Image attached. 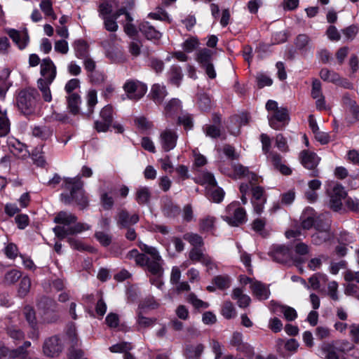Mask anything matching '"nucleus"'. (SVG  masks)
<instances>
[{
    "label": "nucleus",
    "mask_w": 359,
    "mask_h": 359,
    "mask_svg": "<svg viewBox=\"0 0 359 359\" xmlns=\"http://www.w3.org/2000/svg\"><path fill=\"white\" fill-rule=\"evenodd\" d=\"M77 217L69 212L60 211L56 214L54 222L57 224L53 228L55 236L63 239L69 235L81 233L89 230L90 226L86 223H76Z\"/></svg>",
    "instance_id": "obj_1"
},
{
    "label": "nucleus",
    "mask_w": 359,
    "mask_h": 359,
    "mask_svg": "<svg viewBox=\"0 0 359 359\" xmlns=\"http://www.w3.org/2000/svg\"><path fill=\"white\" fill-rule=\"evenodd\" d=\"M62 185L65 188L70 190L69 195L61 194V200L64 203L69 204L74 200L82 208H85L88 205V198L82 188L83 182L81 180L80 176L64 178Z\"/></svg>",
    "instance_id": "obj_2"
},
{
    "label": "nucleus",
    "mask_w": 359,
    "mask_h": 359,
    "mask_svg": "<svg viewBox=\"0 0 359 359\" xmlns=\"http://www.w3.org/2000/svg\"><path fill=\"white\" fill-rule=\"evenodd\" d=\"M39 94L34 88H25L21 90L16 97L17 106L19 110L25 115L34 112Z\"/></svg>",
    "instance_id": "obj_3"
},
{
    "label": "nucleus",
    "mask_w": 359,
    "mask_h": 359,
    "mask_svg": "<svg viewBox=\"0 0 359 359\" xmlns=\"http://www.w3.org/2000/svg\"><path fill=\"white\" fill-rule=\"evenodd\" d=\"M139 247L142 251L150 255V259L147 263V268L153 275L161 276L163 274L162 262L161 255L158 250L151 246H149L142 242H140Z\"/></svg>",
    "instance_id": "obj_4"
},
{
    "label": "nucleus",
    "mask_w": 359,
    "mask_h": 359,
    "mask_svg": "<svg viewBox=\"0 0 359 359\" xmlns=\"http://www.w3.org/2000/svg\"><path fill=\"white\" fill-rule=\"evenodd\" d=\"M222 218L231 226H238L246 221V212L238 203H232L227 206L226 215Z\"/></svg>",
    "instance_id": "obj_5"
},
{
    "label": "nucleus",
    "mask_w": 359,
    "mask_h": 359,
    "mask_svg": "<svg viewBox=\"0 0 359 359\" xmlns=\"http://www.w3.org/2000/svg\"><path fill=\"white\" fill-rule=\"evenodd\" d=\"M220 170L225 175L235 179L246 178L250 184L257 183L259 180V177L256 174L250 172L248 168L241 164L233 165L232 170L222 166H220Z\"/></svg>",
    "instance_id": "obj_6"
},
{
    "label": "nucleus",
    "mask_w": 359,
    "mask_h": 359,
    "mask_svg": "<svg viewBox=\"0 0 359 359\" xmlns=\"http://www.w3.org/2000/svg\"><path fill=\"white\" fill-rule=\"evenodd\" d=\"M330 196V206L334 211H338L342 206V200L346 196L344 188L339 184L332 182L327 189Z\"/></svg>",
    "instance_id": "obj_7"
},
{
    "label": "nucleus",
    "mask_w": 359,
    "mask_h": 359,
    "mask_svg": "<svg viewBox=\"0 0 359 359\" xmlns=\"http://www.w3.org/2000/svg\"><path fill=\"white\" fill-rule=\"evenodd\" d=\"M123 89L128 99L138 100L145 95L147 87L139 81L128 80L125 83Z\"/></svg>",
    "instance_id": "obj_8"
},
{
    "label": "nucleus",
    "mask_w": 359,
    "mask_h": 359,
    "mask_svg": "<svg viewBox=\"0 0 359 359\" xmlns=\"http://www.w3.org/2000/svg\"><path fill=\"white\" fill-rule=\"evenodd\" d=\"M100 120L95 121V128L98 133L107 132L113 121V108L110 105L104 107L100 113Z\"/></svg>",
    "instance_id": "obj_9"
},
{
    "label": "nucleus",
    "mask_w": 359,
    "mask_h": 359,
    "mask_svg": "<svg viewBox=\"0 0 359 359\" xmlns=\"http://www.w3.org/2000/svg\"><path fill=\"white\" fill-rule=\"evenodd\" d=\"M269 255L273 260L280 263H288L294 260L291 250L284 245H273Z\"/></svg>",
    "instance_id": "obj_10"
},
{
    "label": "nucleus",
    "mask_w": 359,
    "mask_h": 359,
    "mask_svg": "<svg viewBox=\"0 0 359 359\" xmlns=\"http://www.w3.org/2000/svg\"><path fill=\"white\" fill-rule=\"evenodd\" d=\"M268 119L269 126L272 128L280 130L288 123V111L286 108L280 107L273 115L268 116Z\"/></svg>",
    "instance_id": "obj_11"
},
{
    "label": "nucleus",
    "mask_w": 359,
    "mask_h": 359,
    "mask_svg": "<svg viewBox=\"0 0 359 359\" xmlns=\"http://www.w3.org/2000/svg\"><path fill=\"white\" fill-rule=\"evenodd\" d=\"M178 136L176 132L171 129H165L161 133L159 141L161 148L165 151L173 149L177 144Z\"/></svg>",
    "instance_id": "obj_12"
},
{
    "label": "nucleus",
    "mask_w": 359,
    "mask_h": 359,
    "mask_svg": "<svg viewBox=\"0 0 359 359\" xmlns=\"http://www.w3.org/2000/svg\"><path fill=\"white\" fill-rule=\"evenodd\" d=\"M41 78L39 80H43V82L52 83L56 76V67L53 61L49 58H45L41 64Z\"/></svg>",
    "instance_id": "obj_13"
},
{
    "label": "nucleus",
    "mask_w": 359,
    "mask_h": 359,
    "mask_svg": "<svg viewBox=\"0 0 359 359\" xmlns=\"http://www.w3.org/2000/svg\"><path fill=\"white\" fill-rule=\"evenodd\" d=\"M62 346L57 337H52L44 342L43 351L45 355L49 357H55L61 352Z\"/></svg>",
    "instance_id": "obj_14"
},
{
    "label": "nucleus",
    "mask_w": 359,
    "mask_h": 359,
    "mask_svg": "<svg viewBox=\"0 0 359 359\" xmlns=\"http://www.w3.org/2000/svg\"><path fill=\"white\" fill-rule=\"evenodd\" d=\"M116 220L120 228H127L137 223L139 216L137 214L130 215L126 210H122L117 214Z\"/></svg>",
    "instance_id": "obj_15"
},
{
    "label": "nucleus",
    "mask_w": 359,
    "mask_h": 359,
    "mask_svg": "<svg viewBox=\"0 0 359 359\" xmlns=\"http://www.w3.org/2000/svg\"><path fill=\"white\" fill-rule=\"evenodd\" d=\"M316 231V233L312 236V243L315 245H321L332 237L328 222L325 223L322 227L318 224Z\"/></svg>",
    "instance_id": "obj_16"
},
{
    "label": "nucleus",
    "mask_w": 359,
    "mask_h": 359,
    "mask_svg": "<svg viewBox=\"0 0 359 359\" xmlns=\"http://www.w3.org/2000/svg\"><path fill=\"white\" fill-rule=\"evenodd\" d=\"M301 163L307 169L315 168L320 162V158L313 152L302 151L299 154Z\"/></svg>",
    "instance_id": "obj_17"
},
{
    "label": "nucleus",
    "mask_w": 359,
    "mask_h": 359,
    "mask_svg": "<svg viewBox=\"0 0 359 359\" xmlns=\"http://www.w3.org/2000/svg\"><path fill=\"white\" fill-rule=\"evenodd\" d=\"M126 13V8H121L114 12L110 17L102 19L104 21V28L111 32H114L118 29V24L116 19L121 15Z\"/></svg>",
    "instance_id": "obj_18"
},
{
    "label": "nucleus",
    "mask_w": 359,
    "mask_h": 359,
    "mask_svg": "<svg viewBox=\"0 0 359 359\" xmlns=\"http://www.w3.org/2000/svg\"><path fill=\"white\" fill-rule=\"evenodd\" d=\"M250 288L253 294L260 300L266 299L270 295V290L268 287L259 281L252 282Z\"/></svg>",
    "instance_id": "obj_19"
},
{
    "label": "nucleus",
    "mask_w": 359,
    "mask_h": 359,
    "mask_svg": "<svg viewBox=\"0 0 359 359\" xmlns=\"http://www.w3.org/2000/svg\"><path fill=\"white\" fill-rule=\"evenodd\" d=\"M271 306H273V311L274 312H281L284 315V317L287 320L292 321L297 318V313L294 309L287 306L280 305L273 302H271Z\"/></svg>",
    "instance_id": "obj_20"
},
{
    "label": "nucleus",
    "mask_w": 359,
    "mask_h": 359,
    "mask_svg": "<svg viewBox=\"0 0 359 359\" xmlns=\"http://www.w3.org/2000/svg\"><path fill=\"white\" fill-rule=\"evenodd\" d=\"M139 29L148 39H159L161 37V33L148 22H142L139 26Z\"/></svg>",
    "instance_id": "obj_21"
},
{
    "label": "nucleus",
    "mask_w": 359,
    "mask_h": 359,
    "mask_svg": "<svg viewBox=\"0 0 359 359\" xmlns=\"http://www.w3.org/2000/svg\"><path fill=\"white\" fill-rule=\"evenodd\" d=\"M231 297L233 299L237 301V304L241 308L248 306L251 302L250 297L246 294H244L243 290L241 288L233 289Z\"/></svg>",
    "instance_id": "obj_22"
},
{
    "label": "nucleus",
    "mask_w": 359,
    "mask_h": 359,
    "mask_svg": "<svg viewBox=\"0 0 359 359\" xmlns=\"http://www.w3.org/2000/svg\"><path fill=\"white\" fill-rule=\"evenodd\" d=\"M213 51L208 48H201L196 53V60L203 67L212 63Z\"/></svg>",
    "instance_id": "obj_23"
},
{
    "label": "nucleus",
    "mask_w": 359,
    "mask_h": 359,
    "mask_svg": "<svg viewBox=\"0 0 359 359\" xmlns=\"http://www.w3.org/2000/svg\"><path fill=\"white\" fill-rule=\"evenodd\" d=\"M7 33L20 49H23L26 47L28 43V37L25 34L22 36L18 31L14 29H8Z\"/></svg>",
    "instance_id": "obj_24"
},
{
    "label": "nucleus",
    "mask_w": 359,
    "mask_h": 359,
    "mask_svg": "<svg viewBox=\"0 0 359 359\" xmlns=\"http://www.w3.org/2000/svg\"><path fill=\"white\" fill-rule=\"evenodd\" d=\"M206 196L209 200L215 203H219L224 198V191L216 184L206 189Z\"/></svg>",
    "instance_id": "obj_25"
},
{
    "label": "nucleus",
    "mask_w": 359,
    "mask_h": 359,
    "mask_svg": "<svg viewBox=\"0 0 359 359\" xmlns=\"http://www.w3.org/2000/svg\"><path fill=\"white\" fill-rule=\"evenodd\" d=\"M343 102L347 108L348 111L353 116L352 121L359 120V107L354 100H352L348 95H344Z\"/></svg>",
    "instance_id": "obj_26"
},
{
    "label": "nucleus",
    "mask_w": 359,
    "mask_h": 359,
    "mask_svg": "<svg viewBox=\"0 0 359 359\" xmlns=\"http://www.w3.org/2000/svg\"><path fill=\"white\" fill-rule=\"evenodd\" d=\"M151 95L156 103H161L167 95L165 87L160 84H154L151 87Z\"/></svg>",
    "instance_id": "obj_27"
},
{
    "label": "nucleus",
    "mask_w": 359,
    "mask_h": 359,
    "mask_svg": "<svg viewBox=\"0 0 359 359\" xmlns=\"http://www.w3.org/2000/svg\"><path fill=\"white\" fill-rule=\"evenodd\" d=\"M75 55L79 59L88 56V46L83 40H77L73 44Z\"/></svg>",
    "instance_id": "obj_28"
},
{
    "label": "nucleus",
    "mask_w": 359,
    "mask_h": 359,
    "mask_svg": "<svg viewBox=\"0 0 359 359\" xmlns=\"http://www.w3.org/2000/svg\"><path fill=\"white\" fill-rule=\"evenodd\" d=\"M24 312L27 322L34 329V331L29 335V337L32 339L38 338V332L35 330L36 322L34 310L29 306H26L24 309Z\"/></svg>",
    "instance_id": "obj_29"
},
{
    "label": "nucleus",
    "mask_w": 359,
    "mask_h": 359,
    "mask_svg": "<svg viewBox=\"0 0 359 359\" xmlns=\"http://www.w3.org/2000/svg\"><path fill=\"white\" fill-rule=\"evenodd\" d=\"M81 97L76 93H72L67 97V106L73 114H77L79 112V105L81 104Z\"/></svg>",
    "instance_id": "obj_30"
},
{
    "label": "nucleus",
    "mask_w": 359,
    "mask_h": 359,
    "mask_svg": "<svg viewBox=\"0 0 359 359\" xmlns=\"http://www.w3.org/2000/svg\"><path fill=\"white\" fill-rule=\"evenodd\" d=\"M320 76L323 81L331 82L334 84L339 83L340 81V76L337 72L329 70L326 68L320 70Z\"/></svg>",
    "instance_id": "obj_31"
},
{
    "label": "nucleus",
    "mask_w": 359,
    "mask_h": 359,
    "mask_svg": "<svg viewBox=\"0 0 359 359\" xmlns=\"http://www.w3.org/2000/svg\"><path fill=\"white\" fill-rule=\"evenodd\" d=\"M207 255L208 254L204 253L202 248H192L189 252V258L193 264L196 262L202 264L203 261L207 262V259H205Z\"/></svg>",
    "instance_id": "obj_32"
},
{
    "label": "nucleus",
    "mask_w": 359,
    "mask_h": 359,
    "mask_svg": "<svg viewBox=\"0 0 359 359\" xmlns=\"http://www.w3.org/2000/svg\"><path fill=\"white\" fill-rule=\"evenodd\" d=\"M200 45L199 40L196 36H189L182 43V48L185 53H190Z\"/></svg>",
    "instance_id": "obj_33"
},
{
    "label": "nucleus",
    "mask_w": 359,
    "mask_h": 359,
    "mask_svg": "<svg viewBox=\"0 0 359 359\" xmlns=\"http://www.w3.org/2000/svg\"><path fill=\"white\" fill-rule=\"evenodd\" d=\"M181 107V102L177 99H172L166 104L165 114L168 116H172L180 112Z\"/></svg>",
    "instance_id": "obj_34"
},
{
    "label": "nucleus",
    "mask_w": 359,
    "mask_h": 359,
    "mask_svg": "<svg viewBox=\"0 0 359 359\" xmlns=\"http://www.w3.org/2000/svg\"><path fill=\"white\" fill-rule=\"evenodd\" d=\"M183 238L189 242L193 248H202L204 242L203 238L197 233H187L184 235Z\"/></svg>",
    "instance_id": "obj_35"
},
{
    "label": "nucleus",
    "mask_w": 359,
    "mask_h": 359,
    "mask_svg": "<svg viewBox=\"0 0 359 359\" xmlns=\"http://www.w3.org/2000/svg\"><path fill=\"white\" fill-rule=\"evenodd\" d=\"M33 136L41 140H46L52 135V130L46 126H34L32 129Z\"/></svg>",
    "instance_id": "obj_36"
},
{
    "label": "nucleus",
    "mask_w": 359,
    "mask_h": 359,
    "mask_svg": "<svg viewBox=\"0 0 359 359\" xmlns=\"http://www.w3.org/2000/svg\"><path fill=\"white\" fill-rule=\"evenodd\" d=\"M155 320V319L147 318L142 316V314L140 312H139L136 318L137 330L140 331L141 330L146 329L152 326L154 324Z\"/></svg>",
    "instance_id": "obj_37"
},
{
    "label": "nucleus",
    "mask_w": 359,
    "mask_h": 359,
    "mask_svg": "<svg viewBox=\"0 0 359 359\" xmlns=\"http://www.w3.org/2000/svg\"><path fill=\"white\" fill-rule=\"evenodd\" d=\"M39 7L46 16L50 17L53 20L57 19V15L54 13L53 4L50 0H42Z\"/></svg>",
    "instance_id": "obj_38"
},
{
    "label": "nucleus",
    "mask_w": 359,
    "mask_h": 359,
    "mask_svg": "<svg viewBox=\"0 0 359 359\" xmlns=\"http://www.w3.org/2000/svg\"><path fill=\"white\" fill-rule=\"evenodd\" d=\"M204 350V346L198 344L196 346H187L186 351L188 359H198Z\"/></svg>",
    "instance_id": "obj_39"
},
{
    "label": "nucleus",
    "mask_w": 359,
    "mask_h": 359,
    "mask_svg": "<svg viewBox=\"0 0 359 359\" xmlns=\"http://www.w3.org/2000/svg\"><path fill=\"white\" fill-rule=\"evenodd\" d=\"M21 276L22 273L20 271L17 269H11L5 273L4 283L6 285H13Z\"/></svg>",
    "instance_id": "obj_40"
},
{
    "label": "nucleus",
    "mask_w": 359,
    "mask_h": 359,
    "mask_svg": "<svg viewBox=\"0 0 359 359\" xmlns=\"http://www.w3.org/2000/svg\"><path fill=\"white\" fill-rule=\"evenodd\" d=\"M113 7L112 5L107 1L101 2L98 6L99 16L102 19L110 17L114 13H112Z\"/></svg>",
    "instance_id": "obj_41"
},
{
    "label": "nucleus",
    "mask_w": 359,
    "mask_h": 359,
    "mask_svg": "<svg viewBox=\"0 0 359 359\" xmlns=\"http://www.w3.org/2000/svg\"><path fill=\"white\" fill-rule=\"evenodd\" d=\"M215 218L212 216H206L200 220V229L203 232H208L214 229Z\"/></svg>",
    "instance_id": "obj_42"
},
{
    "label": "nucleus",
    "mask_w": 359,
    "mask_h": 359,
    "mask_svg": "<svg viewBox=\"0 0 359 359\" xmlns=\"http://www.w3.org/2000/svg\"><path fill=\"white\" fill-rule=\"evenodd\" d=\"M150 198V191L147 187H140L137 190L136 201L139 204L144 205L148 203Z\"/></svg>",
    "instance_id": "obj_43"
},
{
    "label": "nucleus",
    "mask_w": 359,
    "mask_h": 359,
    "mask_svg": "<svg viewBox=\"0 0 359 359\" xmlns=\"http://www.w3.org/2000/svg\"><path fill=\"white\" fill-rule=\"evenodd\" d=\"M31 287V280L27 276H24L21 278L20 285L18 289V295L21 297L26 296Z\"/></svg>",
    "instance_id": "obj_44"
},
{
    "label": "nucleus",
    "mask_w": 359,
    "mask_h": 359,
    "mask_svg": "<svg viewBox=\"0 0 359 359\" xmlns=\"http://www.w3.org/2000/svg\"><path fill=\"white\" fill-rule=\"evenodd\" d=\"M43 80H38V87L42 93L43 98L46 102H50L52 100V95L49 86L51 83L43 82Z\"/></svg>",
    "instance_id": "obj_45"
},
{
    "label": "nucleus",
    "mask_w": 359,
    "mask_h": 359,
    "mask_svg": "<svg viewBox=\"0 0 359 359\" xmlns=\"http://www.w3.org/2000/svg\"><path fill=\"white\" fill-rule=\"evenodd\" d=\"M86 102L88 107V114L93 112V109L97 103V92L95 90H90L86 96Z\"/></svg>",
    "instance_id": "obj_46"
},
{
    "label": "nucleus",
    "mask_w": 359,
    "mask_h": 359,
    "mask_svg": "<svg viewBox=\"0 0 359 359\" xmlns=\"http://www.w3.org/2000/svg\"><path fill=\"white\" fill-rule=\"evenodd\" d=\"M123 15H126V22L124 25L125 32L130 36H135L137 33V29H136L135 27L132 23V22L133 21V18L131 17L130 13L127 12L126 10V13H124Z\"/></svg>",
    "instance_id": "obj_47"
},
{
    "label": "nucleus",
    "mask_w": 359,
    "mask_h": 359,
    "mask_svg": "<svg viewBox=\"0 0 359 359\" xmlns=\"http://www.w3.org/2000/svg\"><path fill=\"white\" fill-rule=\"evenodd\" d=\"M310 38L306 34H299L295 39L296 47L299 50L310 48Z\"/></svg>",
    "instance_id": "obj_48"
},
{
    "label": "nucleus",
    "mask_w": 359,
    "mask_h": 359,
    "mask_svg": "<svg viewBox=\"0 0 359 359\" xmlns=\"http://www.w3.org/2000/svg\"><path fill=\"white\" fill-rule=\"evenodd\" d=\"M133 348L130 343L128 342H120L116 344L111 346L109 350L112 353H123L124 354Z\"/></svg>",
    "instance_id": "obj_49"
},
{
    "label": "nucleus",
    "mask_w": 359,
    "mask_h": 359,
    "mask_svg": "<svg viewBox=\"0 0 359 359\" xmlns=\"http://www.w3.org/2000/svg\"><path fill=\"white\" fill-rule=\"evenodd\" d=\"M222 313L225 318L230 319L236 316V311L233 304L231 302L224 303Z\"/></svg>",
    "instance_id": "obj_50"
},
{
    "label": "nucleus",
    "mask_w": 359,
    "mask_h": 359,
    "mask_svg": "<svg viewBox=\"0 0 359 359\" xmlns=\"http://www.w3.org/2000/svg\"><path fill=\"white\" fill-rule=\"evenodd\" d=\"M10 121L6 114L0 116V137L6 136L10 132Z\"/></svg>",
    "instance_id": "obj_51"
},
{
    "label": "nucleus",
    "mask_w": 359,
    "mask_h": 359,
    "mask_svg": "<svg viewBox=\"0 0 359 359\" xmlns=\"http://www.w3.org/2000/svg\"><path fill=\"white\" fill-rule=\"evenodd\" d=\"M11 72L9 69H4V74L6 76V78L4 81L0 83V99L4 100L6 92L9 89V88L12 86V83L11 82H8L6 79L8 77Z\"/></svg>",
    "instance_id": "obj_52"
},
{
    "label": "nucleus",
    "mask_w": 359,
    "mask_h": 359,
    "mask_svg": "<svg viewBox=\"0 0 359 359\" xmlns=\"http://www.w3.org/2000/svg\"><path fill=\"white\" fill-rule=\"evenodd\" d=\"M255 183L251 184V190L252 194V201H259L266 198L264 189L259 186H254Z\"/></svg>",
    "instance_id": "obj_53"
},
{
    "label": "nucleus",
    "mask_w": 359,
    "mask_h": 359,
    "mask_svg": "<svg viewBox=\"0 0 359 359\" xmlns=\"http://www.w3.org/2000/svg\"><path fill=\"white\" fill-rule=\"evenodd\" d=\"M214 283L219 289H226L230 286L231 278L228 276H217L214 278Z\"/></svg>",
    "instance_id": "obj_54"
},
{
    "label": "nucleus",
    "mask_w": 359,
    "mask_h": 359,
    "mask_svg": "<svg viewBox=\"0 0 359 359\" xmlns=\"http://www.w3.org/2000/svg\"><path fill=\"white\" fill-rule=\"evenodd\" d=\"M95 236L98 242L104 247L109 246L111 243V236L109 233L97 231Z\"/></svg>",
    "instance_id": "obj_55"
},
{
    "label": "nucleus",
    "mask_w": 359,
    "mask_h": 359,
    "mask_svg": "<svg viewBox=\"0 0 359 359\" xmlns=\"http://www.w3.org/2000/svg\"><path fill=\"white\" fill-rule=\"evenodd\" d=\"M256 79L259 88L270 86L273 83V80L271 77L263 73L257 74Z\"/></svg>",
    "instance_id": "obj_56"
},
{
    "label": "nucleus",
    "mask_w": 359,
    "mask_h": 359,
    "mask_svg": "<svg viewBox=\"0 0 359 359\" xmlns=\"http://www.w3.org/2000/svg\"><path fill=\"white\" fill-rule=\"evenodd\" d=\"M32 158L34 163L39 166H43L46 160L42 154L41 148H36L32 151Z\"/></svg>",
    "instance_id": "obj_57"
},
{
    "label": "nucleus",
    "mask_w": 359,
    "mask_h": 359,
    "mask_svg": "<svg viewBox=\"0 0 359 359\" xmlns=\"http://www.w3.org/2000/svg\"><path fill=\"white\" fill-rule=\"evenodd\" d=\"M201 181L205 185L206 189L217 184L214 175L208 172H203L201 175Z\"/></svg>",
    "instance_id": "obj_58"
},
{
    "label": "nucleus",
    "mask_w": 359,
    "mask_h": 359,
    "mask_svg": "<svg viewBox=\"0 0 359 359\" xmlns=\"http://www.w3.org/2000/svg\"><path fill=\"white\" fill-rule=\"evenodd\" d=\"M345 294L355 297L359 300V285L353 282H348L345 287Z\"/></svg>",
    "instance_id": "obj_59"
},
{
    "label": "nucleus",
    "mask_w": 359,
    "mask_h": 359,
    "mask_svg": "<svg viewBox=\"0 0 359 359\" xmlns=\"http://www.w3.org/2000/svg\"><path fill=\"white\" fill-rule=\"evenodd\" d=\"M4 252L8 259H14L18 255V249L13 243H8L4 248Z\"/></svg>",
    "instance_id": "obj_60"
},
{
    "label": "nucleus",
    "mask_w": 359,
    "mask_h": 359,
    "mask_svg": "<svg viewBox=\"0 0 359 359\" xmlns=\"http://www.w3.org/2000/svg\"><path fill=\"white\" fill-rule=\"evenodd\" d=\"M203 131L206 136L212 138H215L220 135V130L215 126L205 125L203 126Z\"/></svg>",
    "instance_id": "obj_61"
},
{
    "label": "nucleus",
    "mask_w": 359,
    "mask_h": 359,
    "mask_svg": "<svg viewBox=\"0 0 359 359\" xmlns=\"http://www.w3.org/2000/svg\"><path fill=\"white\" fill-rule=\"evenodd\" d=\"M189 302L196 309H206L209 304L199 299L194 294H190Z\"/></svg>",
    "instance_id": "obj_62"
},
{
    "label": "nucleus",
    "mask_w": 359,
    "mask_h": 359,
    "mask_svg": "<svg viewBox=\"0 0 359 359\" xmlns=\"http://www.w3.org/2000/svg\"><path fill=\"white\" fill-rule=\"evenodd\" d=\"M101 203L104 209L110 210L114 205V199L112 196L107 193H103L100 196Z\"/></svg>",
    "instance_id": "obj_63"
},
{
    "label": "nucleus",
    "mask_w": 359,
    "mask_h": 359,
    "mask_svg": "<svg viewBox=\"0 0 359 359\" xmlns=\"http://www.w3.org/2000/svg\"><path fill=\"white\" fill-rule=\"evenodd\" d=\"M142 46L141 42L138 40L131 41L128 47L130 53L134 57H137L140 54Z\"/></svg>",
    "instance_id": "obj_64"
}]
</instances>
